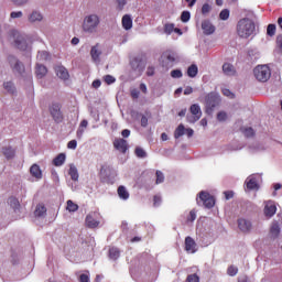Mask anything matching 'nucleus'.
Segmentation results:
<instances>
[{
  "label": "nucleus",
  "mask_w": 282,
  "mask_h": 282,
  "mask_svg": "<svg viewBox=\"0 0 282 282\" xmlns=\"http://www.w3.org/2000/svg\"><path fill=\"white\" fill-rule=\"evenodd\" d=\"M254 22L248 18H242L237 23V34L240 39H249L254 34Z\"/></svg>",
  "instance_id": "obj_1"
},
{
  "label": "nucleus",
  "mask_w": 282,
  "mask_h": 282,
  "mask_svg": "<svg viewBox=\"0 0 282 282\" xmlns=\"http://www.w3.org/2000/svg\"><path fill=\"white\" fill-rule=\"evenodd\" d=\"M100 25V17L96 13L88 14L84 18L82 29L87 34H94Z\"/></svg>",
  "instance_id": "obj_2"
},
{
  "label": "nucleus",
  "mask_w": 282,
  "mask_h": 282,
  "mask_svg": "<svg viewBox=\"0 0 282 282\" xmlns=\"http://www.w3.org/2000/svg\"><path fill=\"white\" fill-rule=\"evenodd\" d=\"M221 105V98L216 93H209L205 97V109L208 116L213 115V111Z\"/></svg>",
  "instance_id": "obj_3"
},
{
  "label": "nucleus",
  "mask_w": 282,
  "mask_h": 282,
  "mask_svg": "<svg viewBox=\"0 0 282 282\" xmlns=\"http://www.w3.org/2000/svg\"><path fill=\"white\" fill-rule=\"evenodd\" d=\"M175 61H177V53L171 50L164 51L160 58L161 66L164 69H171L175 65Z\"/></svg>",
  "instance_id": "obj_4"
},
{
  "label": "nucleus",
  "mask_w": 282,
  "mask_h": 282,
  "mask_svg": "<svg viewBox=\"0 0 282 282\" xmlns=\"http://www.w3.org/2000/svg\"><path fill=\"white\" fill-rule=\"evenodd\" d=\"M254 77L260 83H268L270 80V77L272 76V72L270 70V67L268 65H258L253 69Z\"/></svg>",
  "instance_id": "obj_5"
},
{
  "label": "nucleus",
  "mask_w": 282,
  "mask_h": 282,
  "mask_svg": "<svg viewBox=\"0 0 282 282\" xmlns=\"http://www.w3.org/2000/svg\"><path fill=\"white\" fill-rule=\"evenodd\" d=\"M196 202L198 206H205L206 208H213L215 206V197L205 191L198 194Z\"/></svg>",
  "instance_id": "obj_6"
},
{
  "label": "nucleus",
  "mask_w": 282,
  "mask_h": 282,
  "mask_svg": "<svg viewBox=\"0 0 282 282\" xmlns=\"http://www.w3.org/2000/svg\"><path fill=\"white\" fill-rule=\"evenodd\" d=\"M11 36H13L15 47L18 50H21L22 52H25L28 50V40L24 35L20 34L19 31H11Z\"/></svg>",
  "instance_id": "obj_7"
},
{
  "label": "nucleus",
  "mask_w": 282,
  "mask_h": 282,
  "mask_svg": "<svg viewBox=\"0 0 282 282\" xmlns=\"http://www.w3.org/2000/svg\"><path fill=\"white\" fill-rule=\"evenodd\" d=\"M48 111L57 124L63 122L64 117H63V111L61 110V104L54 102L50 106Z\"/></svg>",
  "instance_id": "obj_8"
},
{
  "label": "nucleus",
  "mask_w": 282,
  "mask_h": 282,
  "mask_svg": "<svg viewBox=\"0 0 282 282\" xmlns=\"http://www.w3.org/2000/svg\"><path fill=\"white\" fill-rule=\"evenodd\" d=\"M8 63L12 72L17 74H21L22 72H25V66H23V63L19 62V59H17V57H14L13 55L8 56Z\"/></svg>",
  "instance_id": "obj_9"
},
{
  "label": "nucleus",
  "mask_w": 282,
  "mask_h": 282,
  "mask_svg": "<svg viewBox=\"0 0 282 282\" xmlns=\"http://www.w3.org/2000/svg\"><path fill=\"white\" fill-rule=\"evenodd\" d=\"M237 224H238L239 230L245 235H248V232L252 230V221L248 218H243V217L238 218Z\"/></svg>",
  "instance_id": "obj_10"
},
{
  "label": "nucleus",
  "mask_w": 282,
  "mask_h": 282,
  "mask_svg": "<svg viewBox=\"0 0 282 282\" xmlns=\"http://www.w3.org/2000/svg\"><path fill=\"white\" fill-rule=\"evenodd\" d=\"M86 226L87 228H98L100 221L98 220V214L90 213L86 216Z\"/></svg>",
  "instance_id": "obj_11"
},
{
  "label": "nucleus",
  "mask_w": 282,
  "mask_h": 282,
  "mask_svg": "<svg viewBox=\"0 0 282 282\" xmlns=\"http://www.w3.org/2000/svg\"><path fill=\"white\" fill-rule=\"evenodd\" d=\"M90 56L94 63H100V56H102V51L100 50V43H97L90 48Z\"/></svg>",
  "instance_id": "obj_12"
},
{
  "label": "nucleus",
  "mask_w": 282,
  "mask_h": 282,
  "mask_svg": "<svg viewBox=\"0 0 282 282\" xmlns=\"http://www.w3.org/2000/svg\"><path fill=\"white\" fill-rule=\"evenodd\" d=\"M189 112L193 116V118L189 119V122H197V120H199V118H202V108L197 104H193L189 107Z\"/></svg>",
  "instance_id": "obj_13"
},
{
  "label": "nucleus",
  "mask_w": 282,
  "mask_h": 282,
  "mask_svg": "<svg viewBox=\"0 0 282 282\" xmlns=\"http://www.w3.org/2000/svg\"><path fill=\"white\" fill-rule=\"evenodd\" d=\"M113 147L117 151H120V153H127L129 150V143H127V140L124 139H116L113 141Z\"/></svg>",
  "instance_id": "obj_14"
},
{
  "label": "nucleus",
  "mask_w": 282,
  "mask_h": 282,
  "mask_svg": "<svg viewBox=\"0 0 282 282\" xmlns=\"http://www.w3.org/2000/svg\"><path fill=\"white\" fill-rule=\"evenodd\" d=\"M185 250L186 252H191L192 254H195L197 252V242L191 237L187 236L185 238Z\"/></svg>",
  "instance_id": "obj_15"
},
{
  "label": "nucleus",
  "mask_w": 282,
  "mask_h": 282,
  "mask_svg": "<svg viewBox=\"0 0 282 282\" xmlns=\"http://www.w3.org/2000/svg\"><path fill=\"white\" fill-rule=\"evenodd\" d=\"M264 215L265 217H274L276 215V205L272 200H268L264 206Z\"/></svg>",
  "instance_id": "obj_16"
},
{
  "label": "nucleus",
  "mask_w": 282,
  "mask_h": 282,
  "mask_svg": "<svg viewBox=\"0 0 282 282\" xmlns=\"http://www.w3.org/2000/svg\"><path fill=\"white\" fill-rule=\"evenodd\" d=\"M203 34L206 36H210V34H215V25L209 20H205L202 22Z\"/></svg>",
  "instance_id": "obj_17"
},
{
  "label": "nucleus",
  "mask_w": 282,
  "mask_h": 282,
  "mask_svg": "<svg viewBox=\"0 0 282 282\" xmlns=\"http://www.w3.org/2000/svg\"><path fill=\"white\" fill-rule=\"evenodd\" d=\"M55 73L58 78L62 80H68L69 79V72H67V68L65 66H55Z\"/></svg>",
  "instance_id": "obj_18"
},
{
  "label": "nucleus",
  "mask_w": 282,
  "mask_h": 282,
  "mask_svg": "<svg viewBox=\"0 0 282 282\" xmlns=\"http://www.w3.org/2000/svg\"><path fill=\"white\" fill-rule=\"evenodd\" d=\"M30 173L35 180H43V171H41V166H39V164H33L30 167Z\"/></svg>",
  "instance_id": "obj_19"
},
{
  "label": "nucleus",
  "mask_w": 282,
  "mask_h": 282,
  "mask_svg": "<svg viewBox=\"0 0 282 282\" xmlns=\"http://www.w3.org/2000/svg\"><path fill=\"white\" fill-rule=\"evenodd\" d=\"M223 72H224L225 76H236L237 75V69L230 63H225L223 65Z\"/></svg>",
  "instance_id": "obj_20"
},
{
  "label": "nucleus",
  "mask_w": 282,
  "mask_h": 282,
  "mask_svg": "<svg viewBox=\"0 0 282 282\" xmlns=\"http://www.w3.org/2000/svg\"><path fill=\"white\" fill-rule=\"evenodd\" d=\"M121 24L123 30H131L133 28V19H131V15L124 14L121 19Z\"/></svg>",
  "instance_id": "obj_21"
},
{
  "label": "nucleus",
  "mask_w": 282,
  "mask_h": 282,
  "mask_svg": "<svg viewBox=\"0 0 282 282\" xmlns=\"http://www.w3.org/2000/svg\"><path fill=\"white\" fill-rule=\"evenodd\" d=\"M35 75L36 78H44V76H47V67H45L43 64H36Z\"/></svg>",
  "instance_id": "obj_22"
},
{
  "label": "nucleus",
  "mask_w": 282,
  "mask_h": 282,
  "mask_svg": "<svg viewBox=\"0 0 282 282\" xmlns=\"http://www.w3.org/2000/svg\"><path fill=\"white\" fill-rule=\"evenodd\" d=\"M246 184L249 191H259V183L254 177L247 178Z\"/></svg>",
  "instance_id": "obj_23"
},
{
  "label": "nucleus",
  "mask_w": 282,
  "mask_h": 282,
  "mask_svg": "<svg viewBox=\"0 0 282 282\" xmlns=\"http://www.w3.org/2000/svg\"><path fill=\"white\" fill-rule=\"evenodd\" d=\"M2 154L4 155V158H7V160H12V158H14L15 155V151L14 149H12V147H6L2 148Z\"/></svg>",
  "instance_id": "obj_24"
},
{
  "label": "nucleus",
  "mask_w": 282,
  "mask_h": 282,
  "mask_svg": "<svg viewBox=\"0 0 282 282\" xmlns=\"http://www.w3.org/2000/svg\"><path fill=\"white\" fill-rule=\"evenodd\" d=\"M3 89H6V91H8V94H11L12 96H13V94H17V87L14 86V83H12V82H4Z\"/></svg>",
  "instance_id": "obj_25"
},
{
  "label": "nucleus",
  "mask_w": 282,
  "mask_h": 282,
  "mask_svg": "<svg viewBox=\"0 0 282 282\" xmlns=\"http://www.w3.org/2000/svg\"><path fill=\"white\" fill-rule=\"evenodd\" d=\"M29 21H30V23H36V21H43V14H41V12H39V11H33L29 15Z\"/></svg>",
  "instance_id": "obj_26"
},
{
  "label": "nucleus",
  "mask_w": 282,
  "mask_h": 282,
  "mask_svg": "<svg viewBox=\"0 0 282 282\" xmlns=\"http://www.w3.org/2000/svg\"><path fill=\"white\" fill-rule=\"evenodd\" d=\"M65 153H59L54 160L53 164L54 166H63L65 164Z\"/></svg>",
  "instance_id": "obj_27"
},
{
  "label": "nucleus",
  "mask_w": 282,
  "mask_h": 282,
  "mask_svg": "<svg viewBox=\"0 0 282 282\" xmlns=\"http://www.w3.org/2000/svg\"><path fill=\"white\" fill-rule=\"evenodd\" d=\"M47 213V208L43 204H39L35 208L34 215L35 217H43Z\"/></svg>",
  "instance_id": "obj_28"
},
{
  "label": "nucleus",
  "mask_w": 282,
  "mask_h": 282,
  "mask_svg": "<svg viewBox=\"0 0 282 282\" xmlns=\"http://www.w3.org/2000/svg\"><path fill=\"white\" fill-rule=\"evenodd\" d=\"M199 73V68L197 67V65L192 64L188 68H187V76L189 78H195V76H197V74Z\"/></svg>",
  "instance_id": "obj_29"
},
{
  "label": "nucleus",
  "mask_w": 282,
  "mask_h": 282,
  "mask_svg": "<svg viewBox=\"0 0 282 282\" xmlns=\"http://www.w3.org/2000/svg\"><path fill=\"white\" fill-rule=\"evenodd\" d=\"M109 258L112 259V261H117V259H120V249L116 247L110 248Z\"/></svg>",
  "instance_id": "obj_30"
},
{
  "label": "nucleus",
  "mask_w": 282,
  "mask_h": 282,
  "mask_svg": "<svg viewBox=\"0 0 282 282\" xmlns=\"http://www.w3.org/2000/svg\"><path fill=\"white\" fill-rule=\"evenodd\" d=\"M8 204L13 208V210H19V208H21V203H19V198L17 197H9Z\"/></svg>",
  "instance_id": "obj_31"
},
{
  "label": "nucleus",
  "mask_w": 282,
  "mask_h": 282,
  "mask_svg": "<svg viewBox=\"0 0 282 282\" xmlns=\"http://www.w3.org/2000/svg\"><path fill=\"white\" fill-rule=\"evenodd\" d=\"M117 192L120 199H129V192L127 191V187L120 185Z\"/></svg>",
  "instance_id": "obj_32"
},
{
  "label": "nucleus",
  "mask_w": 282,
  "mask_h": 282,
  "mask_svg": "<svg viewBox=\"0 0 282 282\" xmlns=\"http://www.w3.org/2000/svg\"><path fill=\"white\" fill-rule=\"evenodd\" d=\"M185 131H186V128H184V124L181 123V124L175 129V131H174V138H175V140H178V138H182V135H184Z\"/></svg>",
  "instance_id": "obj_33"
},
{
  "label": "nucleus",
  "mask_w": 282,
  "mask_h": 282,
  "mask_svg": "<svg viewBox=\"0 0 282 282\" xmlns=\"http://www.w3.org/2000/svg\"><path fill=\"white\" fill-rule=\"evenodd\" d=\"M149 118H151V111L147 110L145 115L141 116V127H149Z\"/></svg>",
  "instance_id": "obj_34"
},
{
  "label": "nucleus",
  "mask_w": 282,
  "mask_h": 282,
  "mask_svg": "<svg viewBox=\"0 0 282 282\" xmlns=\"http://www.w3.org/2000/svg\"><path fill=\"white\" fill-rule=\"evenodd\" d=\"M281 234V228L279 227V225L274 224L271 226L270 229V235L276 239V237H279V235Z\"/></svg>",
  "instance_id": "obj_35"
},
{
  "label": "nucleus",
  "mask_w": 282,
  "mask_h": 282,
  "mask_svg": "<svg viewBox=\"0 0 282 282\" xmlns=\"http://www.w3.org/2000/svg\"><path fill=\"white\" fill-rule=\"evenodd\" d=\"M68 175L74 182H78V170L74 166L69 167Z\"/></svg>",
  "instance_id": "obj_36"
},
{
  "label": "nucleus",
  "mask_w": 282,
  "mask_h": 282,
  "mask_svg": "<svg viewBox=\"0 0 282 282\" xmlns=\"http://www.w3.org/2000/svg\"><path fill=\"white\" fill-rule=\"evenodd\" d=\"M228 19H230V10H228V9L221 10L220 13H219V20L220 21H228Z\"/></svg>",
  "instance_id": "obj_37"
},
{
  "label": "nucleus",
  "mask_w": 282,
  "mask_h": 282,
  "mask_svg": "<svg viewBox=\"0 0 282 282\" xmlns=\"http://www.w3.org/2000/svg\"><path fill=\"white\" fill-rule=\"evenodd\" d=\"M241 131L246 138H254V129L252 128H241Z\"/></svg>",
  "instance_id": "obj_38"
},
{
  "label": "nucleus",
  "mask_w": 282,
  "mask_h": 282,
  "mask_svg": "<svg viewBox=\"0 0 282 282\" xmlns=\"http://www.w3.org/2000/svg\"><path fill=\"white\" fill-rule=\"evenodd\" d=\"M66 210H68L69 213H76V210H78V205L73 203L72 200H67Z\"/></svg>",
  "instance_id": "obj_39"
},
{
  "label": "nucleus",
  "mask_w": 282,
  "mask_h": 282,
  "mask_svg": "<svg viewBox=\"0 0 282 282\" xmlns=\"http://www.w3.org/2000/svg\"><path fill=\"white\" fill-rule=\"evenodd\" d=\"M134 155H137V158H141L144 159L147 158V151H144V149L137 147L134 150Z\"/></svg>",
  "instance_id": "obj_40"
},
{
  "label": "nucleus",
  "mask_w": 282,
  "mask_h": 282,
  "mask_svg": "<svg viewBox=\"0 0 282 282\" xmlns=\"http://www.w3.org/2000/svg\"><path fill=\"white\" fill-rule=\"evenodd\" d=\"M267 34H268V36H274L276 34V25L269 24L267 28Z\"/></svg>",
  "instance_id": "obj_41"
},
{
  "label": "nucleus",
  "mask_w": 282,
  "mask_h": 282,
  "mask_svg": "<svg viewBox=\"0 0 282 282\" xmlns=\"http://www.w3.org/2000/svg\"><path fill=\"white\" fill-rule=\"evenodd\" d=\"M181 21H182V23H188V21H191V12L183 11L181 14Z\"/></svg>",
  "instance_id": "obj_42"
},
{
  "label": "nucleus",
  "mask_w": 282,
  "mask_h": 282,
  "mask_svg": "<svg viewBox=\"0 0 282 282\" xmlns=\"http://www.w3.org/2000/svg\"><path fill=\"white\" fill-rule=\"evenodd\" d=\"M39 61H47L50 58V53L47 51H41L37 53Z\"/></svg>",
  "instance_id": "obj_43"
},
{
  "label": "nucleus",
  "mask_w": 282,
  "mask_h": 282,
  "mask_svg": "<svg viewBox=\"0 0 282 282\" xmlns=\"http://www.w3.org/2000/svg\"><path fill=\"white\" fill-rule=\"evenodd\" d=\"M210 10H213V7L208 3H204L203 7H202L200 12L204 17H206V14L210 13Z\"/></svg>",
  "instance_id": "obj_44"
},
{
  "label": "nucleus",
  "mask_w": 282,
  "mask_h": 282,
  "mask_svg": "<svg viewBox=\"0 0 282 282\" xmlns=\"http://www.w3.org/2000/svg\"><path fill=\"white\" fill-rule=\"evenodd\" d=\"M174 30H175V24L173 23H167L164 25L165 34H173Z\"/></svg>",
  "instance_id": "obj_45"
},
{
  "label": "nucleus",
  "mask_w": 282,
  "mask_h": 282,
  "mask_svg": "<svg viewBox=\"0 0 282 282\" xmlns=\"http://www.w3.org/2000/svg\"><path fill=\"white\" fill-rule=\"evenodd\" d=\"M118 12H122L124 10V6H127V0H116Z\"/></svg>",
  "instance_id": "obj_46"
},
{
  "label": "nucleus",
  "mask_w": 282,
  "mask_h": 282,
  "mask_svg": "<svg viewBox=\"0 0 282 282\" xmlns=\"http://www.w3.org/2000/svg\"><path fill=\"white\" fill-rule=\"evenodd\" d=\"M226 120H228V115L225 111H220L217 113L218 122H226Z\"/></svg>",
  "instance_id": "obj_47"
},
{
  "label": "nucleus",
  "mask_w": 282,
  "mask_h": 282,
  "mask_svg": "<svg viewBox=\"0 0 282 282\" xmlns=\"http://www.w3.org/2000/svg\"><path fill=\"white\" fill-rule=\"evenodd\" d=\"M155 175H156L155 184H162L164 182V173H162V171L158 170Z\"/></svg>",
  "instance_id": "obj_48"
},
{
  "label": "nucleus",
  "mask_w": 282,
  "mask_h": 282,
  "mask_svg": "<svg viewBox=\"0 0 282 282\" xmlns=\"http://www.w3.org/2000/svg\"><path fill=\"white\" fill-rule=\"evenodd\" d=\"M104 80H105L106 85H113V83H116V77H113L111 75H106L104 77Z\"/></svg>",
  "instance_id": "obj_49"
},
{
  "label": "nucleus",
  "mask_w": 282,
  "mask_h": 282,
  "mask_svg": "<svg viewBox=\"0 0 282 282\" xmlns=\"http://www.w3.org/2000/svg\"><path fill=\"white\" fill-rule=\"evenodd\" d=\"M238 272H239V269H237V267L235 265H230L227 270V273L229 274V276H235Z\"/></svg>",
  "instance_id": "obj_50"
},
{
  "label": "nucleus",
  "mask_w": 282,
  "mask_h": 282,
  "mask_svg": "<svg viewBox=\"0 0 282 282\" xmlns=\"http://www.w3.org/2000/svg\"><path fill=\"white\" fill-rule=\"evenodd\" d=\"M186 282H199V276L196 273L189 274L186 278Z\"/></svg>",
  "instance_id": "obj_51"
},
{
  "label": "nucleus",
  "mask_w": 282,
  "mask_h": 282,
  "mask_svg": "<svg viewBox=\"0 0 282 282\" xmlns=\"http://www.w3.org/2000/svg\"><path fill=\"white\" fill-rule=\"evenodd\" d=\"M172 78H182L183 74L181 69H174L171 72Z\"/></svg>",
  "instance_id": "obj_52"
},
{
  "label": "nucleus",
  "mask_w": 282,
  "mask_h": 282,
  "mask_svg": "<svg viewBox=\"0 0 282 282\" xmlns=\"http://www.w3.org/2000/svg\"><path fill=\"white\" fill-rule=\"evenodd\" d=\"M160 204H162V197L159 196V195H154V197H153V206L155 208H158V206H160Z\"/></svg>",
  "instance_id": "obj_53"
},
{
  "label": "nucleus",
  "mask_w": 282,
  "mask_h": 282,
  "mask_svg": "<svg viewBox=\"0 0 282 282\" xmlns=\"http://www.w3.org/2000/svg\"><path fill=\"white\" fill-rule=\"evenodd\" d=\"M195 219H197V214L195 212V209L189 212V216L187 217V221H195Z\"/></svg>",
  "instance_id": "obj_54"
},
{
  "label": "nucleus",
  "mask_w": 282,
  "mask_h": 282,
  "mask_svg": "<svg viewBox=\"0 0 282 282\" xmlns=\"http://www.w3.org/2000/svg\"><path fill=\"white\" fill-rule=\"evenodd\" d=\"M11 19H21V17H23V12L21 11H13L10 14Z\"/></svg>",
  "instance_id": "obj_55"
},
{
  "label": "nucleus",
  "mask_w": 282,
  "mask_h": 282,
  "mask_svg": "<svg viewBox=\"0 0 282 282\" xmlns=\"http://www.w3.org/2000/svg\"><path fill=\"white\" fill-rule=\"evenodd\" d=\"M223 94L224 96H227V98H235V94H232V91H230L228 88H224Z\"/></svg>",
  "instance_id": "obj_56"
},
{
  "label": "nucleus",
  "mask_w": 282,
  "mask_h": 282,
  "mask_svg": "<svg viewBox=\"0 0 282 282\" xmlns=\"http://www.w3.org/2000/svg\"><path fill=\"white\" fill-rule=\"evenodd\" d=\"M130 95H131V98L138 99V98H140V90H138L137 88H134V89H132V90L130 91Z\"/></svg>",
  "instance_id": "obj_57"
},
{
  "label": "nucleus",
  "mask_w": 282,
  "mask_h": 282,
  "mask_svg": "<svg viewBox=\"0 0 282 282\" xmlns=\"http://www.w3.org/2000/svg\"><path fill=\"white\" fill-rule=\"evenodd\" d=\"M78 147V142L76 140H70L68 143H67V149H76Z\"/></svg>",
  "instance_id": "obj_58"
},
{
  "label": "nucleus",
  "mask_w": 282,
  "mask_h": 282,
  "mask_svg": "<svg viewBox=\"0 0 282 282\" xmlns=\"http://www.w3.org/2000/svg\"><path fill=\"white\" fill-rule=\"evenodd\" d=\"M224 195H225V199H232V197H235V192L232 191H226L224 192Z\"/></svg>",
  "instance_id": "obj_59"
},
{
  "label": "nucleus",
  "mask_w": 282,
  "mask_h": 282,
  "mask_svg": "<svg viewBox=\"0 0 282 282\" xmlns=\"http://www.w3.org/2000/svg\"><path fill=\"white\" fill-rule=\"evenodd\" d=\"M79 282H89V275L86 273L80 274Z\"/></svg>",
  "instance_id": "obj_60"
},
{
  "label": "nucleus",
  "mask_w": 282,
  "mask_h": 282,
  "mask_svg": "<svg viewBox=\"0 0 282 282\" xmlns=\"http://www.w3.org/2000/svg\"><path fill=\"white\" fill-rule=\"evenodd\" d=\"M155 74V67L149 66L147 70V76H154Z\"/></svg>",
  "instance_id": "obj_61"
},
{
  "label": "nucleus",
  "mask_w": 282,
  "mask_h": 282,
  "mask_svg": "<svg viewBox=\"0 0 282 282\" xmlns=\"http://www.w3.org/2000/svg\"><path fill=\"white\" fill-rule=\"evenodd\" d=\"M101 85H102V83L100 82V79H95L93 82L94 89H98Z\"/></svg>",
  "instance_id": "obj_62"
},
{
  "label": "nucleus",
  "mask_w": 282,
  "mask_h": 282,
  "mask_svg": "<svg viewBox=\"0 0 282 282\" xmlns=\"http://www.w3.org/2000/svg\"><path fill=\"white\" fill-rule=\"evenodd\" d=\"M15 6H25L28 0H12Z\"/></svg>",
  "instance_id": "obj_63"
},
{
  "label": "nucleus",
  "mask_w": 282,
  "mask_h": 282,
  "mask_svg": "<svg viewBox=\"0 0 282 282\" xmlns=\"http://www.w3.org/2000/svg\"><path fill=\"white\" fill-rule=\"evenodd\" d=\"M276 44H278V47L282 48V35H279L276 37Z\"/></svg>",
  "instance_id": "obj_64"
}]
</instances>
